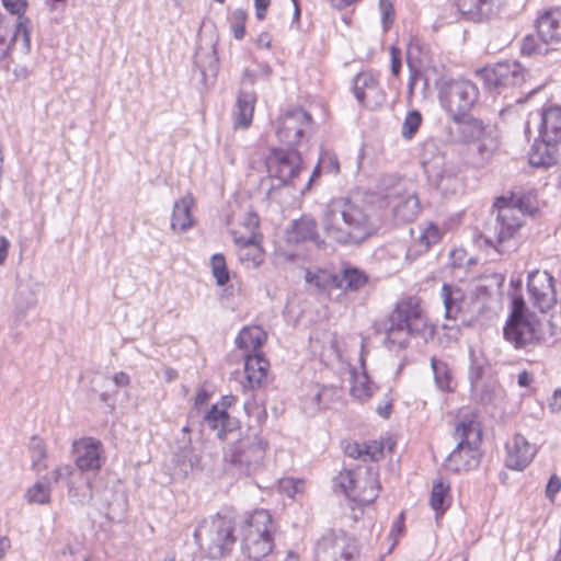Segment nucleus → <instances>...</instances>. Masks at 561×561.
Returning <instances> with one entry per match:
<instances>
[{
	"label": "nucleus",
	"instance_id": "53",
	"mask_svg": "<svg viewBox=\"0 0 561 561\" xmlns=\"http://www.w3.org/2000/svg\"><path fill=\"white\" fill-rule=\"evenodd\" d=\"M546 43H542V42H538L536 39L535 36L533 35H527L524 37L523 42H522V53L524 55H534V54H543L547 51V48H545V45Z\"/></svg>",
	"mask_w": 561,
	"mask_h": 561
},
{
	"label": "nucleus",
	"instance_id": "64",
	"mask_svg": "<svg viewBox=\"0 0 561 561\" xmlns=\"http://www.w3.org/2000/svg\"><path fill=\"white\" fill-rule=\"evenodd\" d=\"M534 381V376L531 373L524 370L518 375L517 382L520 387H529Z\"/></svg>",
	"mask_w": 561,
	"mask_h": 561
},
{
	"label": "nucleus",
	"instance_id": "54",
	"mask_svg": "<svg viewBox=\"0 0 561 561\" xmlns=\"http://www.w3.org/2000/svg\"><path fill=\"white\" fill-rule=\"evenodd\" d=\"M301 483L294 479H283L279 481V490L288 497H294L299 491Z\"/></svg>",
	"mask_w": 561,
	"mask_h": 561
},
{
	"label": "nucleus",
	"instance_id": "20",
	"mask_svg": "<svg viewBox=\"0 0 561 561\" xmlns=\"http://www.w3.org/2000/svg\"><path fill=\"white\" fill-rule=\"evenodd\" d=\"M455 124L457 139L460 142H476L482 139L490 130L483 121L468 113L450 117Z\"/></svg>",
	"mask_w": 561,
	"mask_h": 561
},
{
	"label": "nucleus",
	"instance_id": "38",
	"mask_svg": "<svg viewBox=\"0 0 561 561\" xmlns=\"http://www.w3.org/2000/svg\"><path fill=\"white\" fill-rule=\"evenodd\" d=\"M79 479L80 482L78 484L75 478L68 482V495L71 503L85 505L93 497L92 483L89 479H83L81 474H79Z\"/></svg>",
	"mask_w": 561,
	"mask_h": 561
},
{
	"label": "nucleus",
	"instance_id": "14",
	"mask_svg": "<svg viewBox=\"0 0 561 561\" xmlns=\"http://www.w3.org/2000/svg\"><path fill=\"white\" fill-rule=\"evenodd\" d=\"M311 115L301 107L293 108L276 121V136L287 146H296L311 128Z\"/></svg>",
	"mask_w": 561,
	"mask_h": 561
},
{
	"label": "nucleus",
	"instance_id": "45",
	"mask_svg": "<svg viewBox=\"0 0 561 561\" xmlns=\"http://www.w3.org/2000/svg\"><path fill=\"white\" fill-rule=\"evenodd\" d=\"M479 141L477 152L478 160L474 162L477 167L484 165L497 149L499 141L495 137H491L490 131Z\"/></svg>",
	"mask_w": 561,
	"mask_h": 561
},
{
	"label": "nucleus",
	"instance_id": "9",
	"mask_svg": "<svg viewBox=\"0 0 561 561\" xmlns=\"http://www.w3.org/2000/svg\"><path fill=\"white\" fill-rule=\"evenodd\" d=\"M546 327H549V336L557 334L554 327L550 322L545 324L534 313L520 318L515 314L514 317H508L506 321L504 337L516 348H525L546 340Z\"/></svg>",
	"mask_w": 561,
	"mask_h": 561
},
{
	"label": "nucleus",
	"instance_id": "43",
	"mask_svg": "<svg viewBox=\"0 0 561 561\" xmlns=\"http://www.w3.org/2000/svg\"><path fill=\"white\" fill-rule=\"evenodd\" d=\"M305 279L308 284L314 286L319 290H325L328 288H336V274H332L324 270H318L317 272L307 271Z\"/></svg>",
	"mask_w": 561,
	"mask_h": 561
},
{
	"label": "nucleus",
	"instance_id": "35",
	"mask_svg": "<svg viewBox=\"0 0 561 561\" xmlns=\"http://www.w3.org/2000/svg\"><path fill=\"white\" fill-rule=\"evenodd\" d=\"M440 296L445 307V317L447 319H456L463 302V291L457 286L444 284L442 286Z\"/></svg>",
	"mask_w": 561,
	"mask_h": 561
},
{
	"label": "nucleus",
	"instance_id": "47",
	"mask_svg": "<svg viewBox=\"0 0 561 561\" xmlns=\"http://www.w3.org/2000/svg\"><path fill=\"white\" fill-rule=\"evenodd\" d=\"M357 480V469L356 470H344L341 471L334 478V486L340 488L341 492L344 493L348 499L352 500V493L354 492V486Z\"/></svg>",
	"mask_w": 561,
	"mask_h": 561
},
{
	"label": "nucleus",
	"instance_id": "5",
	"mask_svg": "<svg viewBox=\"0 0 561 561\" xmlns=\"http://www.w3.org/2000/svg\"><path fill=\"white\" fill-rule=\"evenodd\" d=\"M267 448L261 434L249 432L229 446L225 461L234 473L249 477L262 468Z\"/></svg>",
	"mask_w": 561,
	"mask_h": 561
},
{
	"label": "nucleus",
	"instance_id": "16",
	"mask_svg": "<svg viewBox=\"0 0 561 561\" xmlns=\"http://www.w3.org/2000/svg\"><path fill=\"white\" fill-rule=\"evenodd\" d=\"M529 298L534 307L541 312L550 309L556 302L553 277L547 271H533L528 275L527 283Z\"/></svg>",
	"mask_w": 561,
	"mask_h": 561
},
{
	"label": "nucleus",
	"instance_id": "24",
	"mask_svg": "<svg viewBox=\"0 0 561 561\" xmlns=\"http://www.w3.org/2000/svg\"><path fill=\"white\" fill-rule=\"evenodd\" d=\"M456 5L467 20L481 22L496 13L500 0H456Z\"/></svg>",
	"mask_w": 561,
	"mask_h": 561
},
{
	"label": "nucleus",
	"instance_id": "10",
	"mask_svg": "<svg viewBox=\"0 0 561 561\" xmlns=\"http://www.w3.org/2000/svg\"><path fill=\"white\" fill-rule=\"evenodd\" d=\"M437 146L434 140L423 145L422 164L428 180L443 195H454L462 187V182L451 167L444 163L442 154L435 156Z\"/></svg>",
	"mask_w": 561,
	"mask_h": 561
},
{
	"label": "nucleus",
	"instance_id": "28",
	"mask_svg": "<svg viewBox=\"0 0 561 561\" xmlns=\"http://www.w3.org/2000/svg\"><path fill=\"white\" fill-rule=\"evenodd\" d=\"M204 423L210 430L216 431L219 439H225L227 433L232 432L237 427V421L227 413L225 408L217 404L205 414Z\"/></svg>",
	"mask_w": 561,
	"mask_h": 561
},
{
	"label": "nucleus",
	"instance_id": "21",
	"mask_svg": "<svg viewBox=\"0 0 561 561\" xmlns=\"http://www.w3.org/2000/svg\"><path fill=\"white\" fill-rule=\"evenodd\" d=\"M536 27L542 43L561 45V8H553L540 14Z\"/></svg>",
	"mask_w": 561,
	"mask_h": 561
},
{
	"label": "nucleus",
	"instance_id": "36",
	"mask_svg": "<svg viewBox=\"0 0 561 561\" xmlns=\"http://www.w3.org/2000/svg\"><path fill=\"white\" fill-rule=\"evenodd\" d=\"M244 370L250 387H254L261 383L266 377L268 363L261 356L254 354H245Z\"/></svg>",
	"mask_w": 561,
	"mask_h": 561
},
{
	"label": "nucleus",
	"instance_id": "11",
	"mask_svg": "<svg viewBox=\"0 0 561 561\" xmlns=\"http://www.w3.org/2000/svg\"><path fill=\"white\" fill-rule=\"evenodd\" d=\"M479 89L470 80L451 79L442 83L438 98L449 117L468 113L479 100Z\"/></svg>",
	"mask_w": 561,
	"mask_h": 561
},
{
	"label": "nucleus",
	"instance_id": "46",
	"mask_svg": "<svg viewBox=\"0 0 561 561\" xmlns=\"http://www.w3.org/2000/svg\"><path fill=\"white\" fill-rule=\"evenodd\" d=\"M341 390L334 387H322L317 389L312 394V411L319 410L321 407L327 408L333 398H340Z\"/></svg>",
	"mask_w": 561,
	"mask_h": 561
},
{
	"label": "nucleus",
	"instance_id": "61",
	"mask_svg": "<svg viewBox=\"0 0 561 561\" xmlns=\"http://www.w3.org/2000/svg\"><path fill=\"white\" fill-rule=\"evenodd\" d=\"M257 72L250 69H244L241 79V90H247L248 87H252L257 79Z\"/></svg>",
	"mask_w": 561,
	"mask_h": 561
},
{
	"label": "nucleus",
	"instance_id": "52",
	"mask_svg": "<svg viewBox=\"0 0 561 561\" xmlns=\"http://www.w3.org/2000/svg\"><path fill=\"white\" fill-rule=\"evenodd\" d=\"M49 479V486L51 483H58L59 481L67 480V483L75 478V469L72 466L67 463L58 465L49 474H46Z\"/></svg>",
	"mask_w": 561,
	"mask_h": 561
},
{
	"label": "nucleus",
	"instance_id": "29",
	"mask_svg": "<svg viewBox=\"0 0 561 561\" xmlns=\"http://www.w3.org/2000/svg\"><path fill=\"white\" fill-rule=\"evenodd\" d=\"M194 199L191 195H186L176 201L173 206L171 217V229L174 232L183 233L194 225V219L191 214Z\"/></svg>",
	"mask_w": 561,
	"mask_h": 561
},
{
	"label": "nucleus",
	"instance_id": "62",
	"mask_svg": "<svg viewBox=\"0 0 561 561\" xmlns=\"http://www.w3.org/2000/svg\"><path fill=\"white\" fill-rule=\"evenodd\" d=\"M270 4L271 0H254L255 15L259 20L265 19Z\"/></svg>",
	"mask_w": 561,
	"mask_h": 561
},
{
	"label": "nucleus",
	"instance_id": "55",
	"mask_svg": "<svg viewBox=\"0 0 561 561\" xmlns=\"http://www.w3.org/2000/svg\"><path fill=\"white\" fill-rule=\"evenodd\" d=\"M3 7L11 14L18 15L19 20L26 9L25 0H2Z\"/></svg>",
	"mask_w": 561,
	"mask_h": 561
},
{
	"label": "nucleus",
	"instance_id": "63",
	"mask_svg": "<svg viewBox=\"0 0 561 561\" xmlns=\"http://www.w3.org/2000/svg\"><path fill=\"white\" fill-rule=\"evenodd\" d=\"M549 409L551 412H558L561 410V389H556L552 399L549 403Z\"/></svg>",
	"mask_w": 561,
	"mask_h": 561
},
{
	"label": "nucleus",
	"instance_id": "44",
	"mask_svg": "<svg viewBox=\"0 0 561 561\" xmlns=\"http://www.w3.org/2000/svg\"><path fill=\"white\" fill-rule=\"evenodd\" d=\"M28 502L47 504L50 501V486L48 477H43L34 483L26 492Z\"/></svg>",
	"mask_w": 561,
	"mask_h": 561
},
{
	"label": "nucleus",
	"instance_id": "22",
	"mask_svg": "<svg viewBox=\"0 0 561 561\" xmlns=\"http://www.w3.org/2000/svg\"><path fill=\"white\" fill-rule=\"evenodd\" d=\"M353 91L357 101L367 106L379 104L383 100L382 90L371 72H360L354 79Z\"/></svg>",
	"mask_w": 561,
	"mask_h": 561
},
{
	"label": "nucleus",
	"instance_id": "15",
	"mask_svg": "<svg viewBox=\"0 0 561 561\" xmlns=\"http://www.w3.org/2000/svg\"><path fill=\"white\" fill-rule=\"evenodd\" d=\"M482 77L490 89L501 92L508 87H518L525 80V70L517 61L497 62L482 70Z\"/></svg>",
	"mask_w": 561,
	"mask_h": 561
},
{
	"label": "nucleus",
	"instance_id": "49",
	"mask_svg": "<svg viewBox=\"0 0 561 561\" xmlns=\"http://www.w3.org/2000/svg\"><path fill=\"white\" fill-rule=\"evenodd\" d=\"M422 124V115L419 111H410L402 124L401 135L404 139H412Z\"/></svg>",
	"mask_w": 561,
	"mask_h": 561
},
{
	"label": "nucleus",
	"instance_id": "48",
	"mask_svg": "<svg viewBox=\"0 0 561 561\" xmlns=\"http://www.w3.org/2000/svg\"><path fill=\"white\" fill-rule=\"evenodd\" d=\"M442 238L440 229L433 222H428L425 227L421 228L420 236L417 237L419 244L424 251H427L432 244L438 242Z\"/></svg>",
	"mask_w": 561,
	"mask_h": 561
},
{
	"label": "nucleus",
	"instance_id": "57",
	"mask_svg": "<svg viewBox=\"0 0 561 561\" xmlns=\"http://www.w3.org/2000/svg\"><path fill=\"white\" fill-rule=\"evenodd\" d=\"M533 312L528 311L525 305L523 297L516 296L512 301V312L510 317H514L517 314L519 318L525 317L526 314H531Z\"/></svg>",
	"mask_w": 561,
	"mask_h": 561
},
{
	"label": "nucleus",
	"instance_id": "33",
	"mask_svg": "<svg viewBox=\"0 0 561 561\" xmlns=\"http://www.w3.org/2000/svg\"><path fill=\"white\" fill-rule=\"evenodd\" d=\"M266 341V333L260 327H247L242 329L236 339L237 346L245 354L255 353Z\"/></svg>",
	"mask_w": 561,
	"mask_h": 561
},
{
	"label": "nucleus",
	"instance_id": "17",
	"mask_svg": "<svg viewBox=\"0 0 561 561\" xmlns=\"http://www.w3.org/2000/svg\"><path fill=\"white\" fill-rule=\"evenodd\" d=\"M72 448L75 463L80 471H98L106 460L103 444L93 437L75 440Z\"/></svg>",
	"mask_w": 561,
	"mask_h": 561
},
{
	"label": "nucleus",
	"instance_id": "60",
	"mask_svg": "<svg viewBox=\"0 0 561 561\" xmlns=\"http://www.w3.org/2000/svg\"><path fill=\"white\" fill-rule=\"evenodd\" d=\"M243 226L249 231V234L257 233L255 230L259 227V217L256 214L249 211L245 214L243 219Z\"/></svg>",
	"mask_w": 561,
	"mask_h": 561
},
{
	"label": "nucleus",
	"instance_id": "51",
	"mask_svg": "<svg viewBox=\"0 0 561 561\" xmlns=\"http://www.w3.org/2000/svg\"><path fill=\"white\" fill-rule=\"evenodd\" d=\"M506 204H513L515 207L520 209L524 219L527 214H531L536 209L531 194H523L520 196L512 195L510 198L506 197Z\"/></svg>",
	"mask_w": 561,
	"mask_h": 561
},
{
	"label": "nucleus",
	"instance_id": "37",
	"mask_svg": "<svg viewBox=\"0 0 561 561\" xmlns=\"http://www.w3.org/2000/svg\"><path fill=\"white\" fill-rule=\"evenodd\" d=\"M336 288L357 291L367 284L368 276L358 268L346 267L342 271L341 275H336Z\"/></svg>",
	"mask_w": 561,
	"mask_h": 561
},
{
	"label": "nucleus",
	"instance_id": "1",
	"mask_svg": "<svg viewBox=\"0 0 561 561\" xmlns=\"http://www.w3.org/2000/svg\"><path fill=\"white\" fill-rule=\"evenodd\" d=\"M321 224L327 237L340 244H358L376 229L363 205L346 197L328 203Z\"/></svg>",
	"mask_w": 561,
	"mask_h": 561
},
{
	"label": "nucleus",
	"instance_id": "19",
	"mask_svg": "<svg viewBox=\"0 0 561 561\" xmlns=\"http://www.w3.org/2000/svg\"><path fill=\"white\" fill-rule=\"evenodd\" d=\"M505 465L513 470H523L535 457L537 449L524 436L517 434L506 445Z\"/></svg>",
	"mask_w": 561,
	"mask_h": 561
},
{
	"label": "nucleus",
	"instance_id": "41",
	"mask_svg": "<svg viewBox=\"0 0 561 561\" xmlns=\"http://www.w3.org/2000/svg\"><path fill=\"white\" fill-rule=\"evenodd\" d=\"M431 367L434 373L436 386L442 391H453V376L449 366L445 362L437 360L435 357H432Z\"/></svg>",
	"mask_w": 561,
	"mask_h": 561
},
{
	"label": "nucleus",
	"instance_id": "50",
	"mask_svg": "<svg viewBox=\"0 0 561 561\" xmlns=\"http://www.w3.org/2000/svg\"><path fill=\"white\" fill-rule=\"evenodd\" d=\"M211 272L219 286H224L229 280V272L227 268L225 256L220 253L214 254L210 260Z\"/></svg>",
	"mask_w": 561,
	"mask_h": 561
},
{
	"label": "nucleus",
	"instance_id": "4",
	"mask_svg": "<svg viewBox=\"0 0 561 561\" xmlns=\"http://www.w3.org/2000/svg\"><path fill=\"white\" fill-rule=\"evenodd\" d=\"M194 540L202 553L210 559H220L232 549L234 537L233 520L216 515L202 520L194 531Z\"/></svg>",
	"mask_w": 561,
	"mask_h": 561
},
{
	"label": "nucleus",
	"instance_id": "56",
	"mask_svg": "<svg viewBox=\"0 0 561 561\" xmlns=\"http://www.w3.org/2000/svg\"><path fill=\"white\" fill-rule=\"evenodd\" d=\"M379 10L381 12L382 23L385 27L393 21V7L389 0H379Z\"/></svg>",
	"mask_w": 561,
	"mask_h": 561
},
{
	"label": "nucleus",
	"instance_id": "39",
	"mask_svg": "<svg viewBox=\"0 0 561 561\" xmlns=\"http://www.w3.org/2000/svg\"><path fill=\"white\" fill-rule=\"evenodd\" d=\"M351 394L358 400H367L373 396V387L367 376V373L363 370L357 373L355 369H351Z\"/></svg>",
	"mask_w": 561,
	"mask_h": 561
},
{
	"label": "nucleus",
	"instance_id": "6",
	"mask_svg": "<svg viewBox=\"0 0 561 561\" xmlns=\"http://www.w3.org/2000/svg\"><path fill=\"white\" fill-rule=\"evenodd\" d=\"M275 525L265 510L253 512L241 528L243 553L259 561L268 556L274 547Z\"/></svg>",
	"mask_w": 561,
	"mask_h": 561
},
{
	"label": "nucleus",
	"instance_id": "3",
	"mask_svg": "<svg viewBox=\"0 0 561 561\" xmlns=\"http://www.w3.org/2000/svg\"><path fill=\"white\" fill-rule=\"evenodd\" d=\"M456 448L449 454L446 467L455 472L477 468L480 462L478 446L482 431L478 415L473 411H461L455 425Z\"/></svg>",
	"mask_w": 561,
	"mask_h": 561
},
{
	"label": "nucleus",
	"instance_id": "58",
	"mask_svg": "<svg viewBox=\"0 0 561 561\" xmlns=\"http://www.w3.org/2000/svg\"><path fill=\"white\" fill-rule=\"evenodd\" d=\"M390 57H391V73L394 77H398L401 70V51L399 48L392 46L390 48Z\"/></svg>",
	"mask_w": 561,
	"mask_h": 561
},
{
	"label": "nucleus",
	"instance_id": "18",
	"mask_svg": "<svg viewBox=\"0 0 561 561\" xmlns=\"http://www.w3.org/2000/svg\"><path fill=\"white\" fill-rule=\"evenodd\" d=\"M380 489L377 472L373 467L357 468V480L352 493V501L367 505L375 501Z\"/></svg>",
	"mask_w": 561,
	"mask_h": 561
},
{
	"label": "nucleus",
	"instance_id": "42",
	"mask_svg": "<svg viewBox=\"0 0 561 561\" xmlns=\"http://www.w3.org/2000/svg\"><path fill=\"white\" fill-rule=\"evenodd\" d=\"M449 484L443 479L434 482L431 494V506L437 514H443L448 506Z\"/></svg>",
	"mask_w": 561,
	"mask_h": 561
},
{
	"label": "nucleus",
	"instance_id": "40",
	"mask_svg": "<svg viewBox=\"0 0 561 561\" xmlns=\"http://www.w3.org/2000/svg\"><path fill=\"white\" fill-rule=\"evenodd\" d=\"M28 451L32 462V468L35 471H42L47 469V449L43 439L37 436H33L30 439Z\"/></svg>",
	"mask_w": 561,
	"mask_h": 561
},
{
	"label": "nucleus",
	"instance_id": "25",
	"mask_svg": "<svg viewBox=\"0 0 561 561\" xmlns=\"http://www.w3.org/2000/svg\"><path fill=\"white\" fill-rule=\"evenodd\" d=\"M287 240L293 243L305 241H312L318 245L323 243L318 233L317 221L309 215H302L299 219L291 222L287 229Z\"/></svg>",
	"mask_w": 561,
	"mask_h": 561
},
{
	"label": "nucleus",
	"instance_id": "8",
	"mask_svg": "<svg viewBox=\"0 0 561 561\" xmlns=\"http://www.w3.org/2000/svg\"><path fill=\"white\" fill-rule=\"evenodd\" d=\"M493 207L496 210V217L486 229L485 240L499 252H505L507 250L505 243L516 237L525 219L520 209L513 204H506V197H499Z\"/></svg>",
	"mask_w": 561,
	"mask_h": 561
},
{
	"label": "nucleus",
	"instance_id": "13",
	"mask_svg": "<svg viewBox=\"0 0 561 561\" xmlns=\"http://www.w3.org/2000/svg\"><path fill=\"white\" fill-rule=\"evenodd\" d=\"M301 156L294 149L271 148L265 157V167L271 180L277 181L276 186L293 182L301 170Z\"/></svg>",
	"mask_w": 561,
	"mask_h": 561
},
{
	"label": "nucleus",
	"instance_id": "30",
	"mask_svg": "<svg viewBox=\"0 0 561 561\" xmlns=\"http://www.w3.org/2000/svg\"><path fill=\"white\" fill-rule=\"evenodd\" d=\"M343 449L346 456L363 461H377L383 455L382 444L377 440L365 443L346 442Z\"/></svg>",
	"mask_w": 561,
	"mask_h": 561
},
{
	"label": "nucleus",
	"instance_id": "7",
	"mask_svg": "<svg viewBox=\"0 0 561 561\" xmlns=\"http://www.w3.org/2000/svg\"><path fill=\"white\" fill-rule=\"evenodd\" d=\"M380 194L388 201L397 224L411 222L421 213L419 195L411 182L407 180L392 175L383 176L380 182Z\"/></svg>",
	"mask_w": 561,
	"mask_h": 561
},
{
	"label": "nucleus",
	"instance_id": "32",
	"mask_svg": "<svg viewBox=\"0 0 561 561\" xmlns=\"http://www.w3.org/2000/svg\"><path fill=\"white\" fill-rule=\"evenodd\" d=\"M256 98L252 91L240 90L234 111V127L248 128L251 125Z\"/></svg>",
	"mask_w": 561,
	"mask_h": 561
},
{
	"label": "nucleus",
	"instance_id": "34",
	"mask_svg": "<svg viewBox=\"0 0 561 561\" xmlns=\"http://www.w3.org/2000/svg\"><path fill=\"white\" fill-rule=\"evenodd\" d=\"M194 62L204 76L208 73L215 76L219 66L215 43L210 42L206 47L199 45L195 53Z\"/></svg>",
	"mask_w": 561,
	"mask_h": 561
},
{
	"label": "nucleus",
	"instance_id": "26",
	"mask_svg": "<svg viewBox=\"0 0 561 561\" xmlns=\"http://www.w3.org/2000/svg\"><path fill=\"white\" fill-rule=\"evenodd\" d=\"M15 31L9 26V22L0 14V54L4 56L11 43H18L22 41L23 48L28 51L31 47L30 34L26 28L25 22L18 21L15 24Z\"/></svg>",
	"mask_w": 561,
	"mask_h": 561
},
{
	"label": "nucleus",
	"instance_id": "31",
	"mask_svg": "<svg viewBox=\"0 0 561 561\" xmlns=\"http://www.w3.org/2000/svg\"><path fill=\"white\" fill-rule=\"evenodd\" d=\"M556 145L542 139L536 141L528 152L530 165L536 168H550L554 165L558 161Z\"/></svg>",
	"mask_w": 561,
	"mask_h": 561
},
{
	"label": "nucleus",
	"instance_id": "12",
	"mask_svg": "<svg viewBox=\"0 0 561 561\" xmlns=\"http://www.w3.org/2000/svg\"><path fill=\"white\" fill-rule=\"evenodd\" d=\"M356 540L344 531L324 534L316 547V561H358Z\"/></svg>",
	"mask_w": 561,
	"mask_h": 561
},
{
	"label": "nucleus",
	"instance_id": "2",
	"mask_svg": "<svg viewBox=\"0 0 561 561\" xmlns=\"http://www.w3.org/2000/svg\"><path fill=\"white\" fill-rule=\"evenodd\" d=\"M427 318L417 297H405L398 301L383 328L389 348H404L410 336L420 335L427 329Z\"/></svg>",
	"mask_w": 561,
	"mask_h": 561
},
{
	"label": "nucleus",
	"instance_id": "23",
	"mask_svg": "<svg viewBox=\"0 0 561 561\" xmlns=\"http://www.w3.org/2000/svg\"><path fill=\"white\" fill-rule=\"evenodd\" d=\"M233 240L239 245L238 256L248 268L259 267L264 260V252L260 247L261 236L252 233L249 236H237L233 232Z\"/></svg>",
	"mask_w": 561,
	"mask_h": 561
},
{
	"label": "nucleus",
	"instance_id": "27",
	"mask_svg": "<svg viewBox=\"0 0 561 561\" xmlns=\"http://www.w3.org/2000/svg\"><path fill=\"white\" fill-rule=\"evenodd\" d=\"M540 139L559 144L561 142V107L550 106L540 114Z\"/></svg>",
	"mask_w": 561,
	"mask_h": 561
},
{
	"label": "nucleus",
	"instance_id": "59",
	"mask_svg": "<svg viewBox=\"0 0 561 561\" xmlns=\"http://www.w3.org/2000/svg\"><path fill=\"white\" fill-rule=\"evenodd\" d=\"M561 481L557 476H551L546 486V496L553 501L554 495L560 491Z\"/></svg>",
	"mask_w": 561,
	"mask_h": 561
}]
</instances>
